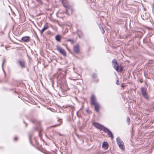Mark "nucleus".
<instances>
[{"label":"nucleus","instance_id":"nucleus-1","mask_svg":"<svg viewBox=\"0 0 154 154\" xmlns=\"http://www.w3.org/2000/svg\"><path fill=\"white\" fill-rule=\"evenodd\" d=\"M112 63L113 65L114 68L118 72L122 71V68L121 66H119L118 65V63L116 60L114 59L112 61Z\"/></svg>","mask_w":154,"mask_h":154},{"label":"nucleus","instance_id":"nucleus-34","mask_svg":"<svg viewBox=\"0 0 154 154\" xmlns=\"http://www.w3.org/2000/svg\"><path fill=\"white\" fill-rule=\"evenodd\" d=\"M61 69H59V70H61Z\"/></svg>","mask_w":154,"mask_h":154},{"label":"nucleus","instance_id":"nucleus-23","mask_svg":"<svg viewBox=\"0 0 154 154\" xmlns=\"http://www.w3.org/2000/svg\"><path fill=\"white\" fill-rule=\"evenodd\" d=\"M67 41L71 42L72 44L73 42V40L72 39H68L67 40Z\"/></svg>","mask_w":154,"mask_h":154},{"label":"nucleus","instance_id":"nucleus-26","mask_svg":"<svg viewBox=\"0 0 154 154\" xmlns=\"http://www.w3.org/2000/svg\"><path fill=\"white\" fill-rule=\"evenodd\" d=\"M116 84L117 85H119V80H118L116 81Z\"/></svg>","mask_w":154,"mask_h":154},{"label":"nucleus","instance_id":"nucleus-4","mask_svg":"<svg viewBox=\"0 0 154 154\" xmlns=\"http://www.w3.org/2000/svg\"><path fill=\"white\" fill-rule=\"evenodd\" d=\"M56 48L57 51L60 54H62L64 56H66V53L64 49L62 48L58 45L56 46Z\"/></svg>","mask_w":154,"mask_h":154},{"label":"nucleus","instance_id":"nucleus-17","mask_svg":"<svg viewBox=\"0 0 154 154\" xmlns=\"http://www.w3.org/2000/svg\"><path fill=\"white\" fill-rule=\"evenodd\" d=\"M77 32L79 37L81 38L82 35V31L80 30H77Z\"/></svg>","mask_w":154,"mask_h":154},{"label":"nucleus","instance_id":"nucleus-5","mask_svg":"<svg viewBox=\"0 0 154 154\" xmlns=\"http://www.w3.org/2000/svg\"><path fill=\"white\" fill-rule=\"evenodd\" d=\"M93 125L97 128L99 129L100 130H103H103L105 129V128H106V127L103 125L97 122H94L93 124Z\"/></svg>","mask_w":154,"mask_h":154},{"label":"nucleus","instance_id":"nucleus-25","mask_svg":"<svg viewBox=\"0 0 154 154\" xmlns=\"http://www.w3.org/2000/svg\"><path fill=\"white\" fill-rule=\"evenodd\" d=\"M40 4H41L42 3V1L41 0H36Z\"/></svg>","mask_w":154,"mask_h":154},{"label":"nucleus","instance_id":"nucleus-3","mask_svg":"<svg viewBox=\"0 0 154 154\" xmlns=\"http://www.w3.org/2000/svg\"><path fill=\"white\" fill-rule=\"evenodd\" d=\"M141 92L143 96L146 100H148L149 96L146 92V89L143 87L141 88Z\"/></svg>","mask_w":154,"mask_h":154},{"label":"nucleus","instance_id":"nucleus-6","mask_svg":"<svg viewBox=\"0 0 154 154\" xmlns=\"http://www.w3.org/2000/svg\"><path fill=\"white\" fill-rule=\"evenodd\" d=\"M62 2L63 6L65 8L66 13L67 15H69L70 14V13L69 12V8L67 4L64 2L63 0H62Z\"/></svg>","mask_w":154,"mask_h":154},{"label":"nucleus","instance_id":"nucleus-31","mask_svg":"<svg viewBox=\"0 0 154 154\" xmlns=\"http://www.w3.org/2000/svg\"><path fill=\"white\" fill-rule=\"evenodd\" d=\"M59 135H60V136H62L63 135L61 134H59Z\"/></svg>","mask_w":154,"mask_h":154},{"label":"nucleus","instance_id":"nucleus-18","mask_svg":"<svg viewBox=\"0 0 154 154\" xmlns=\"http://www.w3.org/2000/svg\"><path fill=\"white\" fill-rule=\"evenodd\" d=\"M5 62V57H4L3 58V62H2V68L3 70V72H4V73H5V75L6 74H5V72L3 69V66L4 64V63Z\"/></svg>","mask_w":154,"mask_h":154},{"label":"nucleus","instance_id":"nucleus-24","mask_svg":"<svg viewBox=\"0 0 154 154\" xmlns=\"http://www.w3.org/2000/svg\"><path fill=\"white\" fill-rule=\"evenodd\" d=\"M31 121L33 123H35L36 121V120L35 119H32Z\"/></svg>","mask_w":154,"mask_h":154},{"label":"nucleus","instance_id":"nucleus-8","mask_svg":"<svg viewBox=\"0 0 154 154\" xmlns=\"http://www.w3.org/2000/svg\"><path fill=\"white\" fill-rule=\"evenodd\" d=\"M90 101L91 104L93 105L98 103L96 101V98L94 94H92L91 97Z\"/></svg>","mask_w":154,"mask_h":154},{"label":"nucleus","instance_id":"nucleus-33","mask_svg":"<svg viewBox=\"0 0 154 154\" xmlns=\"http://www.w3.org/2000/svg\"><path fill=\"white\" fill-rule=\"evenodd\" d=\"M140 82L141 83L142 82H143V81H141V80L140 81Z\"/></svg>","mask_w":154,"mask_h":154},{"label":"nucleus","instance_id":"nucleus-22","mask_svg":"<svg viewBox=\"0 0 154 154\" xmlns=\"http://www.w3.org/2000/svg\"><path fill=\"white\" fill-rule=\"evenodd\" d=\"M97 75L96 73H94L92 75V77L93 78H96L97 77Z\"/></svg>","mask_w":154,"mask_h":154},{"label":"nucleus","instance_id":"nucleus-12","mask_svg":"<svg viewBox=\"0 0 154 154\" xmlns=\"http://www.w3.org/2000/svg\"><path fill=\"white\" fill-rule=\"evenodd\" d=\"M73 50L76 53H78L79 51V46L78 45H76L73 47Z\"/></svg>","mask_w":154,"mask_h":154},{"label":"nucleus","instance_id":"nucleus-30","mask_svg":"<svg viewBox=\"0 0 154 154\" xmlns=\"http://www.w3.org/2000/svg\"><path fill=\"white\" fill-rule=\"evenodd\" d=\"M72 9H71V14H72Z\"/></svg>","mask_w":154,"mask_h":154},{"label":"nucleus","instance_id":"nucleus-16","mask_svg":"<svg viewBox=\"0 0 154 154\" xmlns=\"http://www.w3.org/2000/svg\"><path fill=\"white\" fill-rule=\"evenodd\" d=\"M55 39L59 42H60L61 39V37L59 35H57L55 37Z\"/></svg>","mask_w":154,"mask_h":154},{"label":"nucleus","instance_id":"nucleus-9","mask_svg":"<svg viewBox=\"0 0 154 154\" xmlns=\"http://www.w3.org/2000/svg\"><path fill=\"white\" fill-rule=\"evenodd\" d=\"M30 38L29 36H25L21 38V41L23 42H29Z\"/></svg>","mask_w":154,"mask_h":154},{"label":"nucleus","instance_id":"nucleus-21","mask_svg":"<svg viewBox=\"0 0 154 154\" xmlns=\"http://www.w3.org/2000/svg\"><path fill=\"white\" fill-rule=\"evenodd\" d=\"M58 121L59 122V124H57V125H55V126L59 125H61V124L62 123V121L60 119H59L58 120Z\"/></svg>","mask_w":154,"mask_h":154},{"label":"nucleus","instance_id":"nucleus-19","mask_svg":"<svg viewBox=\"0 0 154 154\" xmlns=\"http://www.w3.org/2000/svg\"><path fill=\"white\" fill-rule=\"evenodd\" d=\"M99 27L100 28V30L101 31L102 33L103 34L105 32V31L103 29V28L102 27V26H101L99 24Z\"/></svg>","mask_w":154,"mask_h":154},{"label":"nucleus","instance_id":"nucleus-11","mask_svg":"<svg viewBox=\"0 0 154 154\" xmlns=\"http://www.w3.org/2000/svg\"><path fill=\"white\" fill-rule=\"evenodd\" d=\"M18 62L21 67L24 68L25 67V62L24 60H18Z\"/></svg>","mask_w":154,"mask_h":154},{"label":"nucleus","instance_id":"nucleus-20","mask_svg":"<svg viewBox=\"0 0 154 154\" xmlns=\"http://www.w3.org/2000/svg\"><path fill=\"white\" fill-rule=\"evenodd\" d=\"M127 122L128 123V125H129L130 123V120L128 117H127Z\"/></svg>","mask_w":154,"mask_h":154},{"label":"nucleus","instance_id":"nucleus-15","mask_svg":"<svg viewBox=\"0 0 154 154\" xmlns=\"http://www.w3.org/2000/svg\"><path fill=\"white\" fill-rule=\"evenodd\" d=\"M33 132H30L29 133V136L30 142L32 143V138L33 135Z\"/></svg>","mask_w":154,"mask_h":154},{"label":"nucleus","instance_id":"nucleus-28","mask_svg":"<svg viewBox=\"0 0 154 154\" xmlns=\"http://www.w3.org/2000/svg\"><path fill=\"white\" fill-rule=\"evenodd\" d=\"M17 139H18V138L17 137H15V138H14V140H15V141H16L17 140Z\"/></svg>","mask_w":154,"mask_h":154},{"label":"nucleus","instance_id":"nucleus-32","mask_svg":"<svg viewBox=\"0 0 154 154\" xmlns=\"http://www.w3.org/2000/svg\"><path fill=\"white\" fill-rule=\"evenodd\" d=\"M145 39H143V42H145Z\"/></svg>","mask_w":154,"mask_h":154},{"label":"nucleus","instance_id":"nucleus-7","mask_svg":"<svg viewBox=\"0 0 154 154\" xmlns=\"http://www.w3.org/2000/svg\"><path fill=\"white\" fill-rule=\"evenodd\" d=\"M103 131L105 133H107L109 137H111L112 139H113L114 136L113 134L109 129L106 127L105 128V129L103 130Z\"/></svg>","mask_w":154,"mask_h":154},{"label":"nucleus","instance_id":"nucleus-14","mask_svg":"<svg viewBox=\"0 0 154 154\" xmlns=\"http://www.w3.org/2000/svg\"><path fill=\"white\" fill-rule=\"evenodd\" d=\"M108 145L107 142H104L102 144V147L105 149H106L108 148Z\"/></svg>","mask_w":154,"mask_h":154},{"label":"nucleus","instance_id":"nucleus-13","mask_svg":"<svg viewBox=\"0 0 154 154\" xmlns=\"http://www.w3.org/2000/svg\"><path fill=\"white\" fill-rule=\"evenodd\" d=\"M94 105V108L95 110L97 112H99L100 109V105L98 103Z\"/></svg>","mask_w":154,"mask_h":154},{"label":"nucleus","instance_id":"nucleus-10","mask_svg":"<svg viewBox=\"0 0 154 154\" xmlns=\"http://www.w3.org/2000/svg\"><path fill=\"white\" fill-rule=\"evenodd\" d=\"M48 23H46L45 25V26L44 27L42 28V29L40 30V33L42 35L43 32L46 30L48 29Z\"/></svg>","mask_w":154,"mask_h":154},{"label":"nucleus","instance_id":"nucleus-2","mask_svg":"<svg viewBox=\"0 0 154 154\" xmlns=\"http://www.w3.org/2000/svg\"><path fill=\"white\" fill-rule=\"evenodd\" d=\"M117 142L119 148L122 150L125 149V147L124 145L123 142L122 140L119 137L116 138Z\"/></svg>","mask_w":154,"mask_h":154},{"label":"nucleus","instance_id":"nucleus-27","mask_svg":"<svg viewBox=\"0 0 154 154\" xmlns=\"http://www.w3.org/2000/svg\"><path fill=\"white\" fill-rule=\"evenodd\" d=\"M39 135L40 137V138H41V131H40V132H39Z\"/></svg>","mask_w":154,"mask_h":154},{"label":"nucleus","instance_id":"nucleus-35","mask_svg":"<svg viewBox=\"0 0 154 154\" xmlns=\"http://www.w3.org/2000/svg\"><path fill=\"white\" fill-rule=\"evenodd\" d=\"M77 136L78 137H79V135H78L77 134Z\"/></svg>","mask_w":154,"mask_h":154},{"label":"nucleus","instance_id":"nucleus-29","mask_svg":"<svg viewBox=\"0 0 154 154\" xmlns=\"http://www.w3.org/2000/svg\"><path fill=\"white\" fill-rule=\"evenodd\" d=\"M54 82H52V86L53 87V85H54Z\"/></svg>","mask_w":154,"mask_h":154}]
</instances>
